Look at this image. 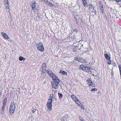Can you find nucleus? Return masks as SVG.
Here are the masks:
<instances>
[{
    "mask_svg": "<svg viewBox=\"0 0 121 121\" xmlns=\"http://www.w3.org/2000/svg\"><path fill=\"white\" fill-rule=\"evenodd\" d=\"M53 98L54 95L52 94L50 95L47 104L48 109L50 111H51L52 109V102L53 100Z\"/></svg>",
    "mask_w": 121,
    "mask_h": 121,
    "instance_id": "nucleus-1",
    "label": "nucleus"
},
{
    "mask_svg": "<svg viewBox=\"0 0 121 121\" xmlns=\"http://www.w3.org/2000/svg\"><path fill=\"white\" fill-rule=\"evenodd\" d=\"M31 5L32 8V10H33V12L35 13V10L37 12H38L39 8L38 4L36 3L35 1L33 0L31 3Z\"/></svg>",
    "mask_w": 121,
    "mask_h": 121,
    "instance_id": "nucleus-2",
    "label": "nucleus"
},
{
    "mask_svg": "<svg viewBox=\"0 0 121 121\" xmlns=\"http://www.w3.org/2000/svg\"><path fill=\"white\" fill-rule=\"evenodd\" d=\"M16 106L15 104L13 102H12L9 108V113L11 115L13 114L15 111Z\"/></svg>",
    "mask_w": 121,
    "mask_h": 121,
    "instance_id": "nucleus-3",
    "label": "nucleus"
},
{
    "mask_svg": "<svg viewBox=\"0 0 121 121\" xmlns=\"http://www.w3.org/2000/svg\"><path fill=\"white\" fill-rule=\"evenodd\" d=\"M46 72L47 73L49 76L52 78V80L54 79H58L57 76L51 71L49 69L47 70L46 71Z\"/></svg>",
    "mask_w": 121,
    "mask_h": 121,
    "instance_id": "nucleus-4",
    "label": "nucleus"
},
{
    "mask_svg": "<svg viewBox=\"0 0 121 121\" xmlns=\"http://www.w3.org/2000/svg\"><path fill=\"white\" fill-rule=\"evenodd\" d=\"M52 86L53 88L56 89L58 87V84L60 82V81L59 78L57 79H54L52 80Z\"/></svg>",
    "mask_w": 121,
    "mask_h": 121,
    "instance_id": "nucleus-5",
    "label": "nucleus"
},
{
    "mask_svg": "<svg viewBox=\"0 0 121 121\" xmlns=\"http://www.w3.org/2000/svg\"><path fill=\"white\" fill-rule=\"evenodd\" d=\"M36 46L38 50L41 52H43L44 50V48L42 43L40 42L36 43Z\"/></svg>",
    "mask_w": 121,
    "mask_h": 121,
    "instance_id": "nucleus-6",
    "label": "nucleus"
},
{
    "mask_svg": "<svg viewBox=\"0 0 121 121\" xmlns=\"http://www.w3.org/2000/svg\"><path fill=\"white\" fill-rule=\"evenodd\" d=\"M1 34L2 35L5 39H7L9 41H10V40H11V39L9 37L8 35H7L6 33L1 32Z\"/></svg>",
    "mask_w": 121,
    "mask_h": 121,
    "instance_id": "nucleus-7",
    "label": "nucleus"
},
{
    "mask_svg": "<svg viewBox=\"0 0 121 121\" xmlns=\"http://www.w3.org/2000/svg\"><path fill=\"white\" fill-rule=\"evenodd\" d=\"M75 59L81 62V63H84L85 62L86 63V62L85 60L83 58L81 57H78L77 56L75 57Z\"/></svg>",
    "mask_w": 121,
    "mask_h": 121,
    "instance_id": "nucleus-8",
    "label": "nucleus"
},
{
    "mask_svg": "<svg viewBox=\"0 0 121 121\" xmlns=\"http://www.w3.org/2000/svg\"><path fill=\"white\" fill-rule=\"evenodd\" d=\"M88 85L89 86H93L94 87L95 86V84L93 83L92 82V81L91 80V79H88L87 81Z\"/></svg>",
    "mask_w": 121,
    "mask_h": 121,
    "instance_id": "nucleus-9",
    "label": "nucleus"
},
{
    "mask_svg": "<svg viewBox=\"0 0 121 121\" xmlns=\"http://www.w3.org/2000/svg\"><path fill=\"white\" fill-rule=\"evenodd\" d=\"M80 68L82 70L84 71L86 70V69L87 66L83 64H82L80 65Z\"/></svg>",
    "mask_w": 121,
    "mask_h": 121,
    "instance_id": "nucleus-10",
    "label": "nucleus"
},
{
    "mask_svg": "<svg viewBox=\"0 0 121 121\" xmlns=\"http://www.w3.org/2000/svg\"><path fill=\"white\" fill-rule=\"evenodd\" d=\"M46 63H43V64L42 65V72H44V70L46 71Z\"/></svg>",
    "mask_w": 121,
    "mask_h": 121,
    "instance_id": "nucleus-11",
    "label": "nucleus"
},
{
    "mask_svg": "<svg viewBox=\"0 0 121 121\" xmlns=\"http://www.w3.org/2000/svg\"><path fill=\"white\" fill-rule=\"evenodd\" d=\"M100 12L103 15L105 14L104 10L105 9V8L104 6L99 8Z\"/></svg>",
    "mask_w": 121,
    "mask_h": 121,
    "instance_id": "nucleus-12",
    "label": "nucleus"
},
{
    "mask_svg": "<svg viewBox=\"0 0 121 121\" xmlns=\"http://www.w3.org/2000/svg\"><path fill=\"white\" fill-rule=\"evenodd\" d=\"M5 107L4 106H2L1 109L0 110L1 114L2 115H4V108H5Z\"/></svg>",
    "mask_w": 121,
    "mask_h": 121,
    "instance_id": "nucleus-13",
    "label": "nucleus"
},
{
    "mask_svg": "<svg viewBox=\"0 0 121 121\" xmlns=\"http://www.w3.org/2000/svg\"><path fill=\"white\" fill-rule=\"evenodd\" d=\"M7 97L4 98L3 102V106L5 107L6 104L7 102Z\"/></svg>",
    "mask_w": 121,
    "mask_h": 121,
    "instance_id": "nucleus-14",
    "label": "nucleus"
},
{
    "mask_svg": "<svg viewBox=\"0 0 121 121\" xmlns=\"http://www.w3.org/2000/svg\"><path fill=\"white\" fill-rule=\"evenodd\" d=\"M6 11L10 13L9 12L10 11V9L9 3H6Z\"/></svg>",
    "mask_w": 121,
    "mask_h": 121,
    "instance_id": "nucleus-15",
    "label": "nucleus"
},
{
    "mask_svg": "<svg viewBox=\"0 0 121 121\" xmlns=\"http://www.w3.org/2000/svg\"><path fill=\"white\" fill-rule=\"evenodd\" d=\"M104 56L105 58L107 60H110L111 58L110 56H109L108 54L105 53Z\"/></svg>",
    "mask_w": 121,
    "mask_h": 121,
    "instance_id": "nucleus-16",
    "label": "nucleus"
},
{
    "mask_svg": "<svg viewBox=\"0 0 121 121\" xmlns=\"http://www.w3.org/2000/svg\"><path fill=\"white\" fill-rule=\"evenodd\" d=\"M47 4H48V5L50 6L53 7L54 6V5L53 4L48 1H47Z\"/></svg>",
    "mask_w": 121,
    "mask_h": 121,
    "instance_id": "nucleus-17",
    "label": "nucleus"
},
{
    "mask_svg": "<svg viewBox=\"0 0 121 121\" xmlns=\"http://www.w3.org/2000/svg\"><path fill=\"white\" fill-rule=\"evenodd\" d=\"M92 70V69L91 67H87L86 69V70L85 71L87 72H91V70Z\"/></svg>",
    "mask_w": 121,
    "mask_h": 121,
    "instance_id": "nucleus-18",
    "label": "nucleus"
},
{
    "mask_svg": "<svg viewBox=\"0 0 121 121\" xmlns=\"http://www.w3.org/2000/svg\"><path fill=\"white\" fill-rule=\"evenodd\" d=\"M71 97L74 101H75L77 100L78 99V98H76V97L73 95H71Z\"/></svg>",
    "mask_w": 121,
    "mask_h": 121,
    "instance_id": "nucleus-19",
    "label": "nucleus"
},
{
    "mask_svg": "<svg viewBox=\"0 0 121 121\" xmlns=\"http://www.w3.org/2000/svg\"><path fill=\"white\" fill-rule=\"evenodd\" d=\"M60 73L62 74L63 75H67V73L64 71L62 70H60Z\"/></svg>",
    "mask_w": 121,
    "mask_h": 121,
    "instance_id": "nucleus-20",
    "label": "nucleus"
},
{
    "mask_svg": "<svg viewBox=\"0 0 121 121\" xmlns=\"http://www.w3.org/2000/svg\"><path fill=\"white\" fill-rule=\"evenodd\" d=\"M75 102L80 107L81 106L80 104H80L81 103L78 100V99Z\"/></svg>",
    "mask_w": 121,
    "mask_h": 121,
    "instance_id": "nucleus-21",
    "label": "nucleus"
},
{
    "mask_svg": "<svg viewBox=\"0 0 121 121\" xmlns=\"http://www.w3.org/2000/svg\"><path fill=\"white\" fill-rule=\"evenodd\" d=\"M19 59L20 61H22V60H25L26 59V58H24L23 57L20 56L19 57Z\"/></svg>",
    "mask_w": 121,
    "mask_h": 121,
    "instance_id": "nucleus-22",
    "label": "nucleus"
},
{
    "mask_svg": "<svg viewBox=\"0 0 121 121\" xmlns=\"http://www.w3.org/2000/svg\"><path fill=\"white\" fill-rule=\"evenodd\" d=\"M82 2L83 3V5L84 7H86L87 6V0L84 1H83Z\"/></svg>",
    "mask_w": 121,
    "mask_h": 121,
    "instance_id": "nucleus-23",
    "label": "nucleus"
},
{
    "mask_svg": "<svg viewBox=\"0 0 121 121\" xmlns=\"http://www.w3.org/2000/svg\"><path fill=\"white\" fill-rule=\"evenodd\" d=\"M58 94L59 97V99H61L62 98V96L63 95L62 94L60 93H58Z\"/></svg>",
    "mask_w": 121,
    "mask_h": 121,
    "instance_id": "nucleus-24",
    "label": "nucleus"
},
{
    "mask_svg": "<svg viewBox=\"0 0 121 121\" xmlns=\"http://www.w3.org/2000/svg\"><path fill=\"white\" fill-rule=\"evenodd\" d=\"M99 8L103 6V4L100 1H99Z\"/></svg>",
    "mask_w": 121,
    "mask_h": 121,
    "instance_id": "nucleus-25",
    "label": "nucleus"
},
{
    "mask_svg": "<svg viewBox=\"0 0 121 121\" xmlns=\"http://www.w3.org/2000/svg\"><path fill=\"white\" fill-rule=\"evenodd\" d=\"M88 7H89V9L90 10L92 8H93V6L91 4H89L88 5Z\"/></svg>",
    "mask_w": 121,
    "mask_h": 121,
    "instance_id": "nucleus-26",
    "label": "nucleus"
},
{
    "mask_svg": "<svg viewBox=\"0 0 121 121\" xmlns=\"http://www.w3.org/2000/svg\"><path fill=\"white\" fill-rule=\"evenodd\" d=\"M41 14L39 13H38L37 14V15L36 16V17L38 18H39L40 17Z\"/></svg>",
    "mask_w": 121,
    "mask_h": 121,
    "instance_id": "nucleus-27",
    "label": "nucleus"
},
{
    "mask_svg": "<svg viewBox=\"0 0 121 121\" xmlns=\"http://www.w3.org/2000/svg\"><path fill=\"white\" fill-rule=\"evenodd\" d=\"M36 109L35 108H33L32 109L31 112L33 113H34L36 111Z\"/></svg>",
    "mask_w": 121,
    "mask_h": 121,
    "instance_id": "nucleus-28",
    "label": "nucleus"
},
{
    "mask_svg": "<svg viewBox=\"0 0 121 121\" xmlns=\"http://www.w3.org/2000/svg\"><path fill=\"white\" fill-rule=\"evenodd\" d=\"M108 60V61L107 62L108 64L109 65H110L111 63V60Z\"/></svg>",
    "mask_w": 121,
    "mask_h": 121,
    "instance_id": "nucleus-29",
    "label": "nucleus"
},
{
    "mask_svg": "<svg viewBox=\"0 0 121 121\" xmlns=\"http://www.w3.org/2000/svg\"><path fill=\"white\" fill-rule=\"evenodd\" d=\"M79 119L81 121H83V120L82 117L80 116L79 117Z\"/></svg>",
    "mask_w": 121,
    "mask_h": 121,
    "instance_id": "nucleus-30",
    "label": "nucleus"
},
{
    "mask_svg": "<svg viewBox=\"0 0 121 121\" xmlns=\"http://www.w3.org/2000/svg\"><path fill=\"white\" fill-rule=\"evenodd\" d=\"M97 91V89L95 88H94L93 89H92L91 90V91Z\"/></svg>",
    "mask_w": 121,
    "mask_h": 121,
    "instance_id": "nucleus-31",
    "label": "nucleus"
},
{
    "mask_svg": "<svg viewBox=\"0 0 121 121\" xmlns=\"http://www.w3.org/2000/svg\"><path fill=\"white\" fill-rule=\"evenodd\" d=\"M112 65L114 67H116L117 66V65L115 62L112 63Z\"/></svg>",
    "mask_w": 121,
    "mask_h": 121,
    "instance_id": "nucleus-32",
    "label": "nucleus"
},
{
    "mask_svg": "<svg viewBox=\"0 0 121 121\" xmlns=\"http://www.w3.org/2000/svg\"><path fill=\"white\" fill-rule=\"evenodd\" d=\"M96 11L95 9H94V10H93L91 11L92 12L94 13L96 15Z\"/></svg>",
    "mask_w": 121,
    "mask_h": 121,
    "instance_id": "nucleus-33",
    "label": "nucleus"
},
{
    "mask_svg": "<svg viewBox=\"0 0 121 121\" xmlns=\"http://www.w3.org/2000/svg\"><path fill=\"white\" fill-rule=\"evenodd\" d=\"M80 108H81L82 109V110H83L84 109V106L83 105H81Z\"/></svg>",
    "mask_w": 121,
    "mask_h": 121,
    "instance_id": "nucleus-34",
    "label": "nucleus"
},
{
    "mask_svg": "<svg viewBox=\"0 0 121 121\" xmlns=\"http://www.w3.org/2000/svg\"><path fill=\"white\" fill-rule=\"evenodd\" d=\"M4 1L6 3H8V0H4Z\"/></svg>",
    "mask_w": 121,
    "mask_h": 121,
    "instance_id": "nucleus-35",
    "label": "nucleus"
},
{
    "mask_svg": "<svg viewBox=\"0 0 121 121\" xmlns=\"http://www.w3.org/2000/svg\"><path fill=\"white\" fill-rule=\"evenodd\" d=\"M78 47L77 46L76 47H75V49L76 50H79V49H78Z\"/></svg>",
    "mask_w": 121,
    "mask_h": 121,
    "instance_id": "nucleus-36",
    "label": "nucleus"
},
{
    "mask_svg": "<svg viewBox=\"0 0 121 121\" xmlns=\"http://www.w3.org/2000/svg\"><path fill=\"white\" fill-rule=\"evenodd\" d=\"M74 31L76 33H77L78 32V30L77 29H75L74 30Z\"/></svg>",
    "mask_w": 121,
    "mask_h": 121,
    "instance_id": "nucleus-37",
    "label": "nucleus"
},
{
    "mask_svg": "<svg viewBox=\"0 0 121 121\" xmlns=\"http://www.w3.org/2000/svg\"><path fill=\"white\" fill-rule=\"evenodd\" d=\"M116 1L117 2H120L121 0H116Z\"/></svg>",
    "mask_w": 121,
    "mask_h": 121,
    "instance_id": "nucleus-38",
    "label": "nucleus"
},
{
    "mask_svg": "<svg viewBox=\"0 0 121 121\" xmlns=\"http://www.w3.org/2000/svg\"><path fill=\"white\" fill-rule=\"evenodd\" d=\"M82 1H86V0H82Z\"/></svg>",
    "mask_w": 121,
    "mask_h": 121,
    "instance_id": "nucleus-39",
    "label": "nucleus"
},
{
    "mask_svg": "<svg viewBox=\"0 0 121 121\" xmlns=\"http://www.w3.org/2000/svg\"><path fill=\"white\" fill-rule=\"evenodd\" d=\"M93 9V10H94V9H95V7H94L93 6V8H92Z\"/></svg>",
    "mask_w": 121,
    "mask_h": 121,
    "instance_id": "nucleus-40",
    "label": "nucleus"
},
{
    "mask_svg": "<svg viewBox=\"0 0 121 121\" xmlns=\"http://www.w3.org/2000/svg\"><path fill=\"white\" fill-rule=\"evenodd\" d=\"M76 24H78V21L76 22Z\"/></svg>",
    "mask_w": 121,
    "mask_h": 121,
    "instance_id": "nucleus-41",
    "label": "nucleus"
},
{
    "mask_svg": "<svg viewBox=\"0 0 121 121\" xmlns=\"http://www.w3.org/2000/svg\"><path fill=\"white\" fill-rule=\"evenodd\" d=\"M74 51H73L74 52L75 51H76V50H74V49H75V48H74Z\"/></svg>",
    "mask_w": 121,
    "mask_h": 121,
    "instance_id": "nucleus-42",
    "label": "nucleus"
}]
</instances>
